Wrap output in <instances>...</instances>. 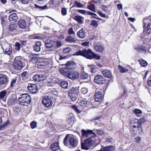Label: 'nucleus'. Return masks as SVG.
Returning a JSON list of instances; mask_svg holds the SVG:
<instances>
[{"instance_id":"f257e3e1","label":"nucleus","mask_w":151,"mask_h":151,"mask_svg":"<svg viewBox=\"0 0 151 151\" xmlns=\"http://www.w3.org/2000/svg\"><path fill=\"white\" fill-rule=\"evenodd\" d=\"M81 132V139L83 140L84 141V142L81 143V148L83 149L88 150L89 147H91V145L94 142L91 138L95 137L96 135L93 132L92 130H85L82 129Z\"/></svg>"},{"instance_id":"f03ea898","label":"nucleus","mask_w":151,"mask_h":151,"mask_svg":"<svg viewBox=\"0 0 151 151\" xmlns=\"http://www.w3.org/2000/svg\"><path fill=\"white\" fill-rule=\"evenodd\" d=\"M18 100L19 104L23 106H27L31 102V97L28 94H23L18 98Z\"/></svg>"},{"instance_id":"7ed1b4c3","label":"nucleus","mask_w":151,"mask_h":151,"mask_svg":"<svg viewBox=\"0 0 151 151\" xmlns=\"http://www.w3.org/2000/svg\"><path fill=\"white\" fill-rule=\"evenodd\" d=\"M132 125L131 127L130 132L133 136H137L139 134H141L142 129L141 126L136 123Z\"/></svg>"},{"instance_id":"20e7f679","label":"nucleus","mask_w":151,"mask_h":151,"mask_svg":"<svg viewBox=\"0 0 151 151\" xmlns=\"http://www.w3.org/2000/svg\"><path fill=\"white\" fill-rule=\"evenodd\" d=\"M143 26L144 31L146 30L147 35H149L151 33V16L144 19Z\"/></svg>"},{"instance_id":"39448f33","label":"nucleus","mask_w":151,"mask_h":151,"mask_svg":"<svg viewBox=\"0 0 151 151\" xmlns=\"http://www.w3.org/2000/svg\"><path fill=\"white\" fill-rule=\"evenodd\" d=\"M93 52L90 49L87 50H84L82 51L79 50L76 52L75 55H82L87 58L91 59L93 58Z\"/></svg>"},{"instance_id":"423d86ee","label":"nucleus","mask_w":151,"mask_h":151,"mask_svg":"<svg viewBox=\"0 0 151 151\" xmlns=\"http://www.w3.org/2000/svg\"><path fill=\"white\" fill-rule=\"evenodd\" d=\"M79 93L78 88L77 87H73L70 89L69 95L72 101H75L77 99Z\"/></svg>"},{"instance_id":"0eeeda50","label":"nucleus","mask_w":151,"mask_h":151,"mask_svg":"<svg viewBox=\"0 0 151 151\" xmlns=\"http://www.w3.org/2000/svg\"><path fill=\"white\" fill-rule=\"evenodd\" d=\"M42 104L46 107H51L53 104L52 99L50 96H45L42 97Z\"/></svg>"},{"instance_id":"6e6552de","label":"nucleus","mask_w":151,"mask_h":151,"mask_svg":"<svg viewBox=\"0 0 151 151\" xmlns=\"http://www.w3.org/2000/svg\"><path fill=\"white\" fill-rule=\"evenodd\" d=\"M54 1L53 0H50L49 2L44 6H41L35 4V8L37 9L39 11H41L45 9H48L50 8H52L54 5Z\"/></svg>"},{"instance_id":"1a4fd4ad","label":"nucleus","mask_w":151,"mask_h":151,"mask_svg":"<svg viewBox=\"0 0 151 151\" xmlns=\"http://www.w3.org/2000/svg\"><path fill=\"white\" fill-rule=\"evenodd\" d=\"M13 67L15 70H20L22 68L23 65L21 61L17 58L14 59Z\"/></svg>"},{"instance_id":"9d476101","label":"nucleus","mask_w":151,"mask_h":151,"mask_svg":"<svg viewBox=\"0 0 151 151\" xmlns=\"http://www.w3.org/2000/svg\"><path fill=\"white\" fill-rule=\"evenodd\" d=\"M68 142L70 145L73 148H75L78 146V140L76 137L73 136L70 137L68 139Z\"/></svg>"},{"instance_id":"9b49d317","label":"nucleus","mask_w":151,"mask_h":151,"mask_svg":"<svg viewBox=\"0 0 151 151\" xmlns=\"http://www.w3.org/2000/svg\"><path fill=\"white\" fill-rule=\"evenodd\" d=\"M27 88L29 92L32 94L36 93L38 91L37 86L35 84H29Z\"/></svg>"},{"instance_id":"f8f14e48","label":"nucleus","mask_w":151,"mask_h":151,"mask_svg":"<svg viewBox=\"0 0 151 151\" xmlns=\"http://www.w3.org/2000/svg\"><path fill=\"white\" fill-rule=\"evenodd\" d=\"M33 78L35 81L38 82L44 81L46 79V77L44 74H38L34 76Z\"/></svg>"},{"instance_id":"ddd939ff","label":"nucleus","mask_w":151,"mask_h":151,"mask_svg":"<svg viewBox=\"0 0 151 151\" xmlns=\"http://www.w3.org/2000/svg\"><path fill=\"white\" fill-rule=\"evenodd\" d=\"M88 102L86 100H81L79 102L78 107L81 109H87L88 107Z\"/></svg>"},{"instance_id":"4468645a","label":"nucleus","mask_w":151,"mask_h":151,"mask_svg":"<svg viewBox=\"0 0 151 151\" xmlns=\"http://www.w3.org/2000/svg\"><path fill=\"white\" fill-rule=\"evenodd\" d=\"M94 99L96 101L99 102L101 101L103 99V96L100 91H96L95 93Z\"/></svg>"},{"instance_id":"2eb2a0df","label":"nucleus","mask_w":151,"mask_h":151,"mask_svg":"<svg viewBox=\"0 0 151 151\" xmlns=\"http://www.w3.org/2000/svg\"><path fill=\"white\" fill-rule=\"evenodd\" d=\"M104 78L101 75H98L95 76L94 81L95 83L100 85L103 84Z\"/></svg>"},{"instance_id":"dca6fc26","label":"nucleus","mask_w":151,"mask_h":151,"mask_svg":"<svg viewBox=\"0 0 151 151\" xmlns=\"http://www.w3.org/2000/svg\"><path fill=\"white\" fill-rule=\"evenodd\" d=\"M8 82L7 76L4 74H0V85H6Z\"/></svg>"},{"instance_id":"f3484780","label":"nucleus","mask_w":151,"mask_h":151,"mask_svg":"<svg viewBox=\"0 0 151 151\" xmlns=\"http://www.w3.org/2000/svg\"><path fill=\"white\" fill-rule=\"evenodd\" d=\"M56 42L52 40L48 39L45 41V45L46 47L50 48L54 46Z\"/></svg>"},{"instance_id":"a211bd4d","label":"nucleus","mask_w":151,"mask_h":151,"mask_svg":"<svg viewBox=\"0 0 151 151\" xmlns=\"http://www.w3.org/2000/svg\"><path fill=\"white\" fill-rule=\"evenodd\" d=\"M147 120V119L145 117H142L141 119L138 120H133L131 121V123L132 124H134L136 123L138 124L139 125H141L143 124Z\"/></svg>"},{"instance_id":"6ab92c4d","label":"nucleus","mask_w":151,"mask_h":151,"mask_svg":"<svg viewBox=\"0 0 151 151\" xmlns=\"http://www.w3.org/2000/svg\"><path fill=\"white\" fill-rule=\"evenodd\" d=\"M49 64V63L46 60H41L39 61L37 64V67L39 68H45L46 65Z\"/></svg>"},{"instance_id":"aec40b11","label":"nucleus","mask_w":151,"mask_h":151,"mask_svg":"<svg viewBox=\"0 0 151 151\" xmlns=\"http://www.w3.org/2000/svg\"><path fill=\"white\" fill-rule=\"evenodd\" d=\"M42 45V43L41 41H38L36 42L33 47L34 50L37 52L40 51Z\"/></svg>"},{"instance_id":"412c9836","label":"nucleus","mask_w":151,"mask_h":151,"mask_svg":"<svg viewBox=\"0 0 151 151\" xmlns=\"http://www.w3.org/2000/svg\"><path fill=\"white\" fill-rule=\"evenodd\" d=\"M12 47L11 46L7 44L6 47L3 49L4 53L5 54H7L10 55L12 53Z\"/></svg>"},{"instance_id":"4be33fe9","label":"nucleus","mask_w":151,"mask_h":151,"mask_svg":"<svg viewBox=\"0 0 151 151\" xmlns=\"http://www.w3.org/2000/svg\"><path fill=\"white\" fill-rule=\"evenodd\" d=\"M79 77V73L76 71L70 72L68 78L72 79H75Z\"/></svg>"},{"instance_id":"5701e85b","label":"nucleus","mask_w":151,"mask_h":151,"mask_svg":"<svg viewBox=\"0 0 151 151\" xmlns=\"http://www.w3.org/2000/svg\"><path fill=\"white\" fill-rule=\"evenodd\" d=\"M101 73L104 76L109 78H111L112 77L111 73V71L108 70H102Z\"/></svg>"},{"instance_id":"b1692460","label":"nucleus","mask_w":151,"mask_h":151,"mask_svg":"<svg viewBox=\"0 0 151 151\" xmlns=\"http://www.w3.org/2000/svg\"><path fill=\"white\" fill-rule=\"evenodd\" d=\"M18 19L16 14L13 13L10 14L9 16V20L12 23L16 22L17 20Z\"/></svg>"},{"instance_id":"393cba45","label":"nucleus","mask_w":151,"mask_h":151,"mask_svg":"<svg viewBox=\"0 0 151 151\" xmlns=\"http://www.w3.org/2000/svg\"><path fill=\"white\" fill-rule=\"evenodd\" d=\"M18 24L19 26L21 28L25 29L27 27V24L25 21L22 19L19 20Z\"/></svg>"},{"instance_id":"a878e982","label":"nucleus","mask_w":151,"mask_h":151,"mask_svg":"<svg viewBox=\"0 0 151 151\" xmlns=\"http://www.w3.org/2000/svg\"><path fill=\"white\" fill-rule=\"evenodd\" d=\"M93 47L95 50L99 52H102L104 49V46L100 44H95Z\"/></svg>"},{"instance_id":"bb28decb","label":"nucleus","mask_w":151,"mask_h":151,"mask_svg":"<svg viewBox=\"0 0 151 151\" xmlns=\"http://www.w3.org/2000/svg\"><path fill=\"white\" fill-rule=\"evenodd\" d=\"M60 71L62 74L68 77L70 73L68 68H63L60 69Z\"/></svg>"},{"instance_id":"cd10ccee","label":"nucleus","mask_w":151,"mask_h":151,"mask_svg":"<svg viewBox=\"0 0 151 151\" xmlns=\"http://www.w3.org/2000/svg\"><path fill=\"white\" fill-rule=\"evenodd\" d=\"M38 54H31L29 56L31 61L33 63H36L37 61Z\"/></svg>"},{"instance_id":"c85d7f7f","label":"nucleus","mask_w":151,"mask_h":151,"mask_svg":"<svg viewBox=\"0 0 151 151\" xmlns=\"http://www.w3.org/2000/svg\"><path fill=\"white\" fill-rule=\"evenodd\" d=\"M77 35L80 38H83L86 36V33L85 31L82 29L77 32Z\"/></svg>"},{"instance_id":"c756f323","label":"nucleus","mask_w":151,"mask_h":151,"mask_svg":"<svg viewBox=\"0 0 151 151\" xmlns=\"http://www.w3.org/2000/svg\"><path fill=\"white\" fill-rule=\"evenodd\" d=\"M74 19L79 24H81L83 23L84 19L83 17L78 15L75 16Z\"/></svg>"},{"instance_id":"7c9ffc66","label":"nucleus","mask_w":151,"mask_h":151,"mask_svg":"<svg viewBox=\"0 0 151 151\" xmlns=\"http://www.w3.org/2000/svg\"><path fill=\"white\" fill-rule=\"evenodd\" d=\"M51 149L54 151H56L59 149V145L58 142H55L52 144L51 146Z\"/></svg>"},{"instance_id":"2f4dec72","label":"nucleus","mask_w":151,"mask_h":151,"mask_svg":"<svg viewBox=\"0 0 151 151\" xmlns=\"http://www.w3.org/2000/svg\"><path fill=\"white\" fill-rule=\"evenodd\" d=\"M66 41L70 43H75L76 40L72 36H69L68 37L65 39Z\"/></svg>"},{"instance_id":"473e14b6","label":"nucleus","mask_w":151,"mask_h":151,"mask_svg":"<svg viewBox=\"0 0 151 151\" xmlns=\"http://www.w3.org/2000/svg\"><path fill=\"white\" fill-rule=\"evenodd\" d=\"M118 69L121 73H124L129 70L126 68L122 67L120 65L118 66Z\"/></svg>"},{"instance_id":"72a5a7b5","label":"nucleus","mask_w":151,"mask_h":151,"mask_svg":"<svg viewBox=\"0 0 151 151\" xmlns=\"http://www.w3.org/2000/svg\"><path fill=\"white\" fill-rule=\"evenodd\" d=\"M60 86L62 88H67L68 86V83L67 81H62L60 83Z\"/></svg>"},{"instance_id":"f704fd0d","label":"nucleus","mask_w":151,"mask_h":151,"mask_svg":"<svg viewBox=\"0 0 151 151\" xmlns=\"http://www.w3.org/2000/svg\"><path fill=\"white\" fill-rule=\"evenodd\" d=\"M87 8L90 10L95 12V6L93 4H90L89 3L87 4Z\"/></svg>"},{"instance_id":"c9c22d12","label":"nucleus","mask_w":151,"mask_h":151,"mask_svg":"<svg viewBox=\"0 0 151 151\" xmlns=\"http://www.w3.org/2000/svg\"><path fill=\"white\" fill-rule=\"evenodd\" d=\"M139 61L142 66L145 67L147 65V63L145 60L142 59L139 60Z\"/></svg>"},{"instance_id":"e433bc0d","label":"nucleus","mask_w":151,"mask_h":151,"mask_svg":"<svg viewBox=\"0 0 151 151\" xmlns=\"http://www.w3.org/2000/svg\"><path fill=\"white\" fill-rule=\"evenodd\" d=\"M135 49L138 52H140L144 50V48L143 47L139 45L136 46Z\"/></svg>"},{"instance_id":"4c0bfd02","label":"nucleus","mask_w":151,"mask_h":151,"mask_svg":"<svg viewBox=\"0 0 151 151\" xmlns=\"http://www.w3.org/2000/svg\"><path fill=\"white\" fill-rule=\"evenodd\" d=\"M88 77V75L87 73H83L80 76V78L81 79L85 80L87 79Z\"/></svg>"},{"instance_id":"58836bf2","label":"nucleus","mask_w":151,"mask_h":151,"mask_svg":"<svg viewBox=\"0 0 151 151\" xmlns=\"http://www.w3.org/2000/svg\"><path fill=\"white\" fill-rule=\"evenodd\" d=\"M134 112L136 114V116H140L142 115V111L139 109H135L134 110Z\"/></svg>"},{"instance_id":"ea45409f","label":"nucleus","mask_w":151,"mask_h":151,"mask_svg":"<svg viewBox=\"0 0 151 151\" xmlns=\"http://www.w3.org/2000/svg\"><path fill=\"white\" fill-rule=\"evenodd\" d=\"M71 51V49L70 47H66L63 50V52L64 54L68 53Z\"/></svg>"},{"instance_id":"a19ab883","label":"nucleus","mask_w":151,"mask_h":151,"mask_svg":"<svg viewBox=\"0 0 151 151\" xmlns=\"http://www.w3.org/2000/svg\"><path fill=\"white\" fill-rule=\"evenodd\" d=\"M20 44L18 42H16L14 45L15 50L18 51H19L20 50Z\"/></svg>"},{"instance_id":"79ce46f5","label":"nucleus","mask_w":151,"mask_h":151,"mask_svg":"<svg viewBox=\"0 0 151 151\" xmlns=\"http://www.w3.org/2000/svg\"><path fill=\"white\" fill-rule=\"evenodd\" d=\"M17 27L16 25L15 24H11L9 26V30L12 31L15 29Z\"/></svg>"},{"instance_id":"37998d69","label":"nucleus","mask_w":151,"mask_h":151,"mask_svg":"<svg viewBox=\"0 0 151 151\" xmlns=\"http://www.w3.org/2000/svg\"><path fill=\"white\" fill-rule=\"evenodd\" d=\"M7 93L6 91H3L0 92V99H3L6 96Z\"/></svg>"},{"instance_id":"c03bdc74","label":"nucleus","mask_w":151,"mask_h":151,"mask_svg":"<svg viewBox=\"0 0 151 151\" xmlns=\"http://www.w3.org/2000/svg\"><path fill=\"white\" fill-rule=\"evenodd\" d=\"M75 6L78 8H82L83 7V5L81 3L78 1H76L74 2Z\"/></svg>"},{"instance_id":"a18cd8bd","label":"nucleus","mask_w":151,"mask_h":151,"mask_svg":"<svg viewBox=\"0 0 151 151\" xmlns=\"http://www.w3.org/2000/svg\"><path fill=\"white\" fill-rule=\"evenodd\" d=\"M69 136V135L68 134H67L63 140V143L64 145L66 146L68 145V144L67 141Z\"/></svg>"},{"instance_id":"49530a36","label":"nucleus","mask_w":151,"mask_h":151,"mask_svg":"<svg viewBox=\"0 0 151 151\" xmlns=\"http://www.w3.org/2000/svg\"><path fill=\"white\" fill-rule=\"evenodd\" d=\"M16 101V99L15 98L9 99L8 100V103L9 104L11 105L14 103Z\"/></svg>"},{"instance_id":"de8ad7c7","label":"nucleus","mask_w":151,"mask_h":151,"mask_svg":"<svg viewBox=\"0 0 151 151\" xmlns=\"http://www.w3.org/2000/svg\"><path fill=\"white\" fill-rule=\"evenodd\" d=\"M30 126L32 128H35L37 127V122L34 121L30 123Z\"/></svg>"},{"instance_id":"09e8293b","label":"nucleus","mask_w":151,"mask_h":151,"mask_svg":"<svg viewBox=\"0 0 151 151\" xmlns=\"http://www.w3.org/2000/svg\"><path fill=\"white\" fill-rule=\"evenodd\" d=\"M81 92L83 94H85L88 92V89L86 87H83L81 89Z\"/></svg>"},{"instance_id":"8fccbe9b","label":"nucleus","mask_w":151,"mask_h":151,"mask_svg":"<svg viewBox=\"0 0 151 151\" xmlns=\"http://www.w3.org/2000/svg\"><path fill=\"white\" fill-rule=\"evenodd\" d=\"M91 24L96 27H97L98 26V24L97 22L94 20H93L91 21Z\"/></svg>"},{"instance_id":"3c124183","label":"nucleus","mask_w":151,"mask_h":151,"mask_svg":"<svg viewBox=\"0 0 151 151\" xmlns=\"http://www.w3.org/2000/svg\"><path fill=\"white\" fill-rule=\"evenodd\" d=\"M52 80L54 84H59L60 83V80L58 78H53Z\"/></svg>"},{"instance_id":"603ef678","label":"nucleus","mask_w":151,"mask_h":151,"mask_svg":"<svg viewBox=\"0 0 151 151\" xmlns=\"http://www.w3.org/2000/svg\"><path fill=\"white\" fill-rule=\"evenodd\" d=\"M102 9L104 11L107 12L109 11V8L108 6H102Z\"/></svg>"},{"instance_id":"864d4df0","label":"nucleus","mask_w":151,"mask_h":151,"mask_svg":"<svg viewBox=\"0 0 151 151\" xmlns=\"http://www.w3.org/2000/svg\"><path fill=\"white\" fill-rule=\"evenodd\" d=\"M16 79L14 78L13 79L10 83V87L11 88H12L14 86V85L16 81Z\"/></svg>"},{"instance_id":"5fc2aeb1","label":"nucleus","mask_w":151,"mask_h":151,"mask_svg":"<svg viewBox=\"0 0 151 151\" xmlns=\"http://www.w3.org/2000/svg\"><path fill=\"white\" fill-rule=\"evenodd\" d=\"M62 14L63 15H65L67 14V9L66 8H63L61 9Z\"/></svg>"},{"instance_id":"6e6d98bb","label":"nucleus","mask_w":151,"mask_h":151,"mask_svg":"<svg viewBox=\"0 0 151 151\" xmlns=\"http://www.w3.org/2000/svg\"><path fill=\"white\" fill-rule=\"evenodd\" d=\"M101 56L99 55H97L93 53V58H94L96 60H99L100 59Z\"/></svg>"},{"instance_id":"4d7b16f0","label":"nucleus","mask_w":151,"mask_h":151,"mask_svg":"<svg viewBox=\"0 0 151 151\" xmlns=\"http://www.w3.org/2000/svg\"><path fill=\"white\" fill-rule=\"evenodd\" d=\"M96 133L98 135L101 136L102 135L104 134L103 131L100 129L97 130Z\"/></svg>"},{"instance_id":"13d9d810","label":"nucleus","mask_w":151,"mask_h":151,"mask_svg":"<svg viewBox=\"0 0 151 151\" xmlns=\"http://www.w3.org/2000/svg\"><path fill=\"white\" fill-rule=\"evenodd\" d=\"M73 108L74 110H75V111H77L78 113H80L81 112V110L79 109L78 107L75 106H73Z\"/></svg>"},{"instance_id":"bf43d9fd","label":"nucleus","mask_w":151,"mask_h":151,"mask_svg":"<svg viewBox=\"0 0 151 151\" xmlns=\"http://www.w3.org/2000/svg\"><path fill=\"white\" fill-rule=\"evenodd\" d=\"M68 32L70 35L75 34V33L73 31L72 28H71L69 29Z\"/></svg>"},{"instance_id":"052dcab7","label":"nucleus","mask_w":151,"mask_h":151,"mask_svg":"<svg viewBox=\"0 0 151 151\" xmlns=\"http://www.w3.org/2000/svg\"><path fill=\"white\" fill-rule=\"evenodd\" d=\"M78 12L83 14H85L86 12V11L84 10H78Z\"/></svg>"},{"instance_id":"680f3d73","label":"nucleus","mask_w":151,"mask_h":151,"mask_svg":"<svg viewBox=\"0 0 151 151\" xmlns=\"http://www.w3.org/2000/svg\"><path fill=\"white\" fill-rule=\"evenodd\" d=\"M97 68L96 67H92L91 68V72L92 73H96L97 70Z\"/></svg>"},{"instance_id":"e2e57ef3","label":"nucleus","mask_w":151,"mask_h":151,"mask_svg":"<svg viewBox=\"0 0 151 151\" xmlns=\"http://www.w3.org/2000/svg\"><path fill=\"white\" fill-rule=\"evenodd\" d=\"M54 83L51 80L47 83V85L49 86H52L54 85Z\"/></svg>"},{"instance_id":"0e129e2a","label":"nucleus","mask_w":151,"mask_h":151,"mask_svg":"<svg viewBox=\"0 0 151 151\" xmlns=\"http://www.w3.org/2000/svg\"><path fill=\"white\" fill-rule=\"evenodd\" d=\"M20 43H21V45L23 46H25L27 44V40L26 41H23V40H20L19 41Z\"/></svg>"},{"instance_id":"69168bd1","label":"nucleus","mask_w":151,"mask_h":151,"mask_svg":"<svg viewBox=\"0 0 151 151\" xmlns=\"http://www.w3.org/2000/svg\"><path fill=\"white\" fill-rule=\"evenodd\" d=\"M89 42H83L82 43L81 45L82 46L87 47L89 46Z\"/></svg>"},{"instance_id":"338daca9","label":"nucleus","mask_w":151,"mask_h":151,"mask_svg":"<svg viewBox=\"0 0 151 151\" xmlns=\"http://www.w3.org/2000/svg\"><path fill=\"white\" fill-rule=\"evenodd\" d=\"M73 64V62L70 61L66 63V66H71Z\"/></svg>"},{"instance_id":"774afa93","label":"nucleus","mask_w":151,"mask_h":151,"mask_svg":"<svg viewBox=\"0 0 151 151\" xmlns=\"http://www.w3.org/2000/svg\"><path fill=\"white\" fill-rule=\"evenodd\" d=\"M112 139L111 137H109L106 138V141L107 142H112Z\"/></svg>"}]
</instances>
